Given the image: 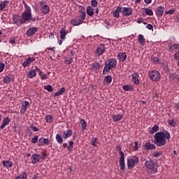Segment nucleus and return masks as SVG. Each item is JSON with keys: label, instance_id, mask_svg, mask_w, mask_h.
Masks as SVG:
<instances>
[{"label": "nucleus", "instance_id": "obj_1", "mask_svg": "<svg viewBox=\"0 0 179 179\" xmlns=\"http://www.w3.org/2000/svg\"><path fill=\"white\" fill-rule=\"evenodd\" d=\"M170 139H171V134L170 131L167 130H164L163 131L157 132L154 135V143L156 146L162 148V146H164L166 143L170 142Z\"/></svg>", "mask_w": 179, "mask_h": 179}, {"label": "nucleus", "instance_id": "obj_2", "mask_svg": "<svg viewBox=\"0 0 179 179\" xmlns=\"http://www.w3.org/2000/svg\"><path fill=\"white\" fill-rule=\"evenodd\" d=\"M22 3L25 6V10L22 13V17H21L22 22L23 23H27V22H29L31 20V17H32L31 8H30V6L26 4V2L22 1Z\"/></svg>", "mask_w": 179, "mask_h": 179}, {"label": "nucleus", "instance_id": "obj_3", "mask_svg": "<svg viewBox=\"0 0 179 179\" xmlns=\"http://www.w3.org/2000/svg\"><path fill=\"white\" fill-rule=\"evenodd\" d=\"M145 167L150 170V174H156L159 171L157 168L159 167V164L157 161L148 160L145 162Z\"/></svg>", "mask_w": 179, "mask_h": 179}, {"label": "nucleus", "instance_id": "obj_4", "mask_svg": "<svg viewBox=\"0 0 179 179\" xmlns=\"http://www.w3.org/2000/svg\"><path fill=\"white\" fill-rule=\"evenodd\" d=\"M117 66V59H109L105 63V66L103 70V75H106L107 72H110L111 69Z\"/></svg>", "mask_w": 179, "mask_h": 179}, {"label": "nucleus", "instance_id": "obj_5", "mask_svg": "<svg viewBox=\"0 0 179 179\" xmlns=\"http://www.w3.org/2000/svg\"><path fill=\"white\" fill-rule=\"evenodd\" d=\"M117 150H120L119 154L120 155V159H119V164L120 166V170L122 171H125V157L124 155V152H122L121 150V146H120V145L117 146Z\"/></svg>", "mask_w": 179, "mask_h": 179}, {"label": "nucleus", "instance_id": "obj_6", "mask_svg": "<svg viewBox=\"0 0 179 179\" xmlns=\"http://www.w3.org/2000/svg\"><path fill=\"white\" fill-rule=\"evenodd\" d=\"M139 163V158L138 157H131L127 159V168L129 170L134 169L136 164Z\"/></svg>", "mask_w": 179, "mask_h": 179}, {"label": "nucleus", "instance_id": "obj_7", "mask_svg": "<svg viewBox=\"0 0 179 179\" xmlns=\"http://www.w3.org/2000/svg\"><path fill=\"white\" fill-rule=\"evenodd\" d=\"M148 75L150 79L153 82H159V80H160V72L157 70L150 71Z\"/></svg>", "mask_w": 179, "mask_h": 179}, {"label": "nucleus", "instance_id": "obj_8", "mask_svg": "<svg viewBox=\"0 0 179 179\" xmlns=\"http://www.w3.org/2000/svg\"><path fill=\"white\" fill-rule=\"evenodd\" d=\"M36 61V57H28L27 59H25L24 62L22 63V65L23 68H27V66H29V65H31L32 62H34Z\"/></svg>", "mask_w": 179, "mask_h": 179}, {"label": "nucleus", "instance_id": "obj_9", "mask_svg": "<svg viewBox=\"0 0 179 179\" xmlns=\"http://www.w3.org/2000/svg\"><path fill=\"white\" fill-rule=\"evenodd\" d=\"M104 52H106V46H104L103 44L99 45V46L96 50V55L100 57V55H103Z\"/></svg>", "mask_w": 179, "mask_h": 179}, {"label": "nucleus", "instance_id": "obj_10", "mask_svg": "<svg viewBox=\"0 0 179 179\" xmlns=\"http://www.w3.org/2000/svg\"><path fill=\"white\" fill-rule=\"evenodd\" d=\"M13 22L14 24H17V26H20V24H23V22H22V18H20V16H19V15L17 14L13 15Z\"/></svg>", "mask_w": 179, "mask_h": 179}, {"label": "nucleus", "instance_id": "obj_11", "mask_svg": "<svg viewBox=\"0 0 179 179\" xmlns=\"http://www.w3.org/2000/svg\"><path fill=\"white\" fill-rule=\"evenodd\" d=\"M165 10L166 8L164 6H160L157 7V10H155V15H157V17H162Z\"/></svg>", "mask_w": 179, "mask_h": 179}, {"label": "nucleus", "instance_id": "obj_12", "mask_svg": "<svg viewBox=\"0 0 179 179\" xmlns=\"http://www.w3.org/2000/svg\"><path fill=\"white\" fill-rule=\"evenodd\" d=\"M37 31H38V27H30L29 29H28V30L27 31V36H28L29 37L36 34V33H37Z\"/></svg>", "mask_w": 179, "mask_h": 179}, {"label": "nucleus", "instance_id": "obj_13", "mask_svg": "<svg viewBox=\"0 0 179 179\" xmlns=\"http://www.w3.org/2000/svg\"><path fill=\"white\" fill-rule=\"evenodd\" d=\"M27 108H29V101H24L22 103V107L20 109L21 114H24L27 110Z\"/></svg>", "mask_w": 179, "mask_h": 179}, {"label": "nucleus", "instance_id": "obj_14", "mask_svg": "<svg viewBox=\"0 0 179 179\" xmlns=\"http://www.w3.org/2000/svg\"><path fill=\"white\" fill-rule=\"evenodd\" d=\"M37 76V69H31L30 71L27 73V78L29 79H33V78H36Z\"/></svg>", "mask_w": 179, "mask_h": 179}, {"label": "nucleus", "instance_id": "obj_15", "mask_svg": "<svg viewBox=\"0 0 179 179\" xmlns=\"http://www.w3.org/2000/svg\"><path fill=\"white\" fill-rule=\"evenodd\" d=\"M40 5L41 6V10H42V13H43V15H47V13H48V12H50V7L46 5L43 3V1L40 2Z\"/></svg>", "mask_w": 179, "mask_h": 179}, {"label": "nucleus", "instance_id": "obj_16", "mask_svg": "<svg viewBox=\"0 0 179 179\" xmlns=\"http://www.w3.org/2000/svg\"><path fill=\"white\" fill-rule=\"evenodd\" d=\"M13 79H15V77L13 76V75L8 74L3 78V83H10V82H13Z\"/></svg>", "mask_w": 179, "mask_h": 179}, {"label": "nucleus", "instance_id": "obj_17", "mask_svg": "<svg viewBox=\"0 0 179 179\" xmlns=\"http://www.w3.org/2000/svg\"><path fill=\"white\" fill-rule=\"evenodd\" d=\"M70 23L73 26H79L80 24H82V23H83V20L79 18H75V19L71 20Z\"/></svg>", "mask_w": 179, "mask_h": 179}, {"label": "nucleus", "instance_id": "obj_18", "mask_svg": "<svg viewBox=\"0 0 179 179\" xmlns=\"http://www.w3.org/2000/svg\"><path fill=\"white\" fill-rule=\"evenodd\" d=\"M31 163L32 164H37L38 162H40V155L38 154H34L31 155Z\"/></svg>", "mask_w": 179, "mask_h": 179}, {"label": "nucleus", "instance_id": "obj_19", "mask_svg": "<svg viewBox=\"0 0 179 179\" xmlns=\"http://www.w3.org/2000/svg\"><path fill=\"white\" fill-rule=\"evenodd\" d=\"M117 59L120 62H125V61L127 60V53L120 52L117 55Z\"/></svg>", "mask_w": 179, "mask_h": 179}, {"label": "nucleus", "instance_id": "obj_20", "mask_svg": "<svg viewBox=\"0 0 179 179\" xmlns=\"http://www.w3.org/2000/svg\"><path fill=\"white\" fill-rule=\"evenodd\" d=\"M9 122H10V118L6 117L3 118L1 125L0 126V128L1 129H3L6 125L9 124Z\"/></svg>", "mask_w": 179, "mask_h": 179}, {"label": "nucleus", "instance_id": "obj_21", "mask_svg": "<svg viewBox=\"0 0 179 179\" xmlns=\"http://www.w3.org/2000/svg\"><path fill=\"white\" fill-rule=\"evenodd\" d=\"M145 148L146 150H155V149H156V145L150 142H147L145 144Z\"/></svg>", "mask_w": 179, "mask_h": 179}, {"label": "nucleus", "instance_id": "obj_22", "mask_svg": "<svg viewBox=\"0 0 179 179\" xmlns=\"http://www.w3.org/2000/svg\"><path fill=\"white\" fill-rule=\"evenodd\" d=\"M133 82L135 85H139V74L136 72L132 74Z\"/></svg>", "mask_w": 179, "mask_h": 179}, {"label": "nucleus", "instance_id": "obj_23", "mask_svg": "<svg viewBox=\"0 0 179 179\" xmlns=\"http://www.w3.org/2000/svg\"><path fill=\"white\" fill-rule=\"evenodd\" d=\"M2 164L3 167H6V169H12L13 167V162L8 160L2 161Z\"/></svg>", "mask_w": 179, "mask_h": 179}, {"label": "nucleus", "instance_id": "obj_24", "mask_svg": "<svg viewBox=\"0 0 179 179\" xmlns=\"http://www.w3.org/2000/svg\"><path fill=\"white\" fill-rule=\"evenodd\" d=\"M64 139H68V138H71L72 136V130L68 129L63 132L62 135Z\"/></svg>", "mask_w": 179, "mask_h": 179}, {"label": "nucleus", "instance_id": "obj_25", "mask_svg": "<svg viewBox=\"0 0 179 179\" xmlns=\"http://www.w3.org/2000/svg\"><path fill=\"white\" fill-rule=\"evenodd\" d=\"M123 15L124 16H131L132 15V9L131 8H122Z\"/></svg>", "mask_w": 179, "mask_h": 179}, {"label": "nucleus", "instance_id": "obj_26", "mask_svg": "<svg viewBox=\"0 0 179 179\" xmlns=\"http://www.w3.org/2000/svg\"><path fill=\"white\" fill-rule=\"evenodd\" d=\"M66 34H68V31L65 30V28H61L60 29V38L62 40H66Z\"/></svg>", "mask_w": 179, "mask_h": 179}, {"label": "nucleus", "instance_id": "obj_27", "mask_svg": "<svg viewBox=\"0 0 179 179\" xmlns=\"http://www.w3.org/2000/svg\"><path fill=\"white\" fill-rule=\"evenodd\" d=\"M36 71L38 72V75L41 76L42 80H45V79H48V77L47 76V74L43 73V71L40 70L38 67H36Z\"/></svg>", "mask_w": 179, "mask_h": 179}, {"label": "nucleus", "instance_id": "obj_28", "mask_svg": "<svg viewBox=\"0 0 179 179\" xmlns=\"http://www.w3.org/2000/svg\"><path fill=\"white\" fill-rule=\"evenodd\" d=\"M138 42L139 44H141V45H145L146 44V39H145V37L142 34H139L138 37Z\"/></svg>", "mask_w": 179, "mask_h": 179}, {"label": "nucleus", "instance_id": "obj_29", "mask_svg": "<svg viewBox=\"0 0 179 179\" xmlns=\"http://www.w3.org/2000/svg\"><path fill=\"white\" fill-rule=\"evenodd\" d=\"M112 117L114 122H117V121H121V118H122L124 115L121 113H119L117 115H113Z\"/></svg>", "mask_w": 179, "mask_h": 179}, {"label": "nucleus", "instance_id": "obj_30", "mask_svg": "<svg viewBox=\"0 0 179 179\" xmlns=\"http://www.w3.org/2000/svg\"><path fill=\"white\" fill-rule=\"evenodd\" d=\"M79 12L82 20L84 21L85 19H86V11L85 10V8L82 7Z\"/></svg>", "mask_w": 179, "mask_h": 179}, {"label": "nucleus", "instance_id": "obj_31", "mask_svg": "<svg viewBox=\"0 0 179 179\" xmlns=\"http://www.w3.org/2000/svg\"><path fill=\"white\" fill-rule=\"evenodd\" d=\"M122 89L124 92H132L134 90V87L131 85H124L122 86Z\"/></svg>", "mask_w": 179, "mask_h": 179}, {"label": "nucleus", "instance_id": "obj_32", "mask_svg": "<svg viewBox=\"0 0 179 179\" xmlns=\"http://www.w3.org/2000/svg\"><path fill=\"white\" fill-rule=\"evenodd\" d=\"M92 71H98V69H100V63L99 62H94L92 64V66L91 67Z\"/></svg>", "mask_w": 179, "mask_h": 179}, {"label": "nucleus", "instance_id": "obj_33", "mask_svg": "<svg viewBox=\"0 0 179 179\" xmlns=\"http://www.w3.org/2000/svg\"><path fill=\"white\" fill-rule=\"evenodd\" d=\"M65 87H62L58 92L54 94L53 96L58 97V96L62 95L63 93H65Z\"/></svg>", "mask_w": 179, "mask_h": 179}, {"label": "nucleus", "instance_id": "obj_34", "mask_svg": "<svg viewBox=\"0 0 179 179\" xmlns=\"http://www.w3.org/2000/svg\"><path fill=\"white\" fill-rule=\"evenodd\" d=\"M120 12H121V7H117L116 10L113 11V17H120Z\"/></svg>", "mask_w": 179, "mask_h": 179}, {"label": "nucleus", "instance_id": "obj_35", "mask_svg": "<svg viewBox=\"0 0 179 179\" xmlns=\"http://www.w3.org/2000/svg\"><path fill=\"white\" fill-rule=\"evenodd\" d=\"M45 120L48 124H51L54 121V119L52 118V116L51 115H47L45 117Z\"/></svg>", "mask_w": 179, "mask_h": 179}, {"label": "nucleus", "instance_id": "obj_36", "mask_svg": "<svg viewBox=\"0 0 179 179\" xmlns=\"http://www.w3.org/2000/svg\"><path fill=\"white\" fill-rule=\"evenodd\" d=\"M157 131H159V126L155 124L154 125V127H152V129L150 131V134H151V135H153V134H156Z\"/></svg>", "mask_w": 179, "mask_h": 179}, {"label": "nucleus", "instance_id": "obj_37", "mask_svg": "<svg viewBox=\"0 0 179 179\" xmlns=\"http://www.w3.org/2000/svg\"><path fill=\"white\" fill-rule=\"evenodd\" d=\"M56 141L58 143H62L64 142V139L62 138V136L61 134H56Z\"/></svg>", "mask_w": 179, "mask_h": 179}, {"label": "nucleus", "instance_id": "obj_38", "mask_svg": "<svg viewBox=\"0 0 179 179\" xmlns=\"http://www.w3.org/2000/svg\"><path fill=\"white\" fill-rule=\"evenodd\" d=\"M94 14L93 8L91 6L87 7V15H88V16H93Z\"/></svg>", "mask_w": 179, "mask_h": 179}, {"label": "nucleus", "instance_id": "obj_39", "mask_svg": "<svg viewBox=\"0 0 179 179\" xmlns=\"http://www.w3.org/2000/svg\"><path fill=\"white\" fill-rule=\"evenodd\" d=\"M163 155L162 151H155L152 153V157H160Z\"/></svg>", "mask_w": 179, "mask_h": 179}, {"label": "nucleus", "instance_id": "obj_40", "mask_svg": "<svg viewBox=\"0 0 179 179\" xmlns=\"http://www.w3.org/2000/svg\"><path fill=\"white\" fill-rule=\"evenodd\" d=\"M80 125L82 127L83 131H85V129H86V127H87V124H86V121L84 119L80 120Z\"/></svg>", "mask_w": 179, "mask_h": 179}, {"label": "nucleus", "instance_id": "obj_41", "mask_svg": "<svg viewBox=\"0 0 179 179\" xmlns=\"http://www.w3.org/2000/svg\"><path fill=\"white\" fill-rule=\"evenodd\" d=\"M98 138H93L91 140V144L92 146L97 147V145H99V142L97 141Z\"/></svg>", "mask_w": 179, "mask_h": 179}, {"label": "nucleus", "instance_id": "obj_42", "mask_svg": "<svg viewBox=\"0 0 179 179\" xmlns=\"http://www.w3.org/2000/svg\"><path fill=\"white\" fill-rule=\"evenodd\" d=\"M7 5H8V1H2L0 3V10H2L3 9H5V8H6Z\"/></svg>", "mask_w": 179, "mask_h": 179}, {"label": "nucleus", "instance_id": "obj_43", "mask_svg": "<svg viewBox=\"0 0 179 179\" xmlns=\"http://www.w3.org/2000/svg\"><path fill=\"white\" fill-rule=\"evenodd\" d=\"M168 124L169 125H170V127H175L176 125H177V123L176 122V120H174V119L169 120Z\"/></svg>", "mask_w": 179, "mask_h": 179}, {"label": "nucleus", "instance_id": "obj_44", "mask_svg": "<svg viewBox=\"0 0 179 179\" xmlns=\"http://www.w3.org/2000/svg\"><path fill=\"white\" fill-rule=\"evenodd\" d=\"M73 62V59L72 57H66L65 58V64H67L68 65H71Z\"/></svg>", "mask_w": 179, "mask_h": 179}, {"label": "nucleus", "instance_id": "obj_45", "mask_svg": "<svg viewBox=\"0 0 179 179\" xmlns=\"http://www.w3.org/2000/svg\"><path fill=\"white\" fill-rule=\"evenodd\" d=\"M174 50H179V44H175L169 48L170 51H174Z\"/></svg>", "mask_w": 179, "mask_h": 179}, {"label": "nucleus", "instance_id": "obj_46", "mask_svg": "<svg viewBox=\"0 0 179 179\" xmlns=\"http://www.w3.org/2000/svg\"><path fill=\"white\" fill-rule=\"evenodd\" d=\"M38 146H44V138L41 137L38 140Z\"/></svg>", "mask_w": 179, "mask_h": 179}, {"label": "nucleus", "instance_id": "obj_47", "mask_svg": "<svg viewBox=\"0 0 179 179\" xmlns=\"http://www.w3.org/2000/svg\"><path fill=\"white\" fill-rule=\"evenodd\" d=\"M104 81L106 82L107 83H110V82H113V77L110 76H107L105 77Z\"/></svg>", "mask_w": 179, "mask_h": 179}, {"label": "nucleus", "instance_id": "obj_48", "mask_svg": "<svg viewBox=\"0 0 179 179\" xmlns=\"http://www.w3.org/2000/svg\"><path fill=\"white\" fill-rule=\"evenodd\" d=\"M176 13V8L170 9L169 10H167L165 12V15H174Z\"/></svg>", "mask_w": 179, "mask_h": 179}, {"label": "nucleus", "instance_id": "obj_49", "mask_svg": "<svg viewBox=\"0 0 179 179\" xmlns=\"http://www.w3.org/2000/svg\"><path fill=\"white\" fill-rule=\"evenodd\" d=\"M145 13L148 15V16H153V10L152 9L146 8Z\"/></svg>", "mask_w": 179, "mask_h": 179}, {"label": "nucleus", "instance_id": "obj_50", "mask_svg": "<svg viewBox=\"0 0 179 179\" xmlns=\"http://www.w3.org/2000/svg\"><path fill=\"white\" fill-rule=\"evenodd\" d=\"M45 90H47L48 92H52V86L51 85H48L44 87Z\"/></svg>", "mask_w": 179, "mask_h": 179}, {"label": "nucleus", "instance_id": "obj_51", "mask_svg": "<svg viewBox=\"0 0 179 179\" xmlns=\"http://www.w3.org/2000/svg\"><path fill=\"white\" fill-rule=\"evenodd\" d=\"M38 141V136H34L31 140V142L32 143H37V141Z\"/></svg>", "mask_w": 179, "mask_h": 179}, {"label": "nucleus", "instance_id": "obj_52", "mask_svg": "<svg viewBox=\"0 0 179 179\" xmlns=\"http://www.w3.org/2000/svg\"><path fill=\"white\" fill-rule=\"evenodd\" d=\"M169 79L171 80H174L177 78V76H176V73H171L169 76Z\"/></svg>", "mask_w": 179, "mask_h": 179}, {"label": "nucleus", "instance_id": "obj_53", "mask_svg": "<svg viewBox=\"0 0 179 179\" xmlns=\"http://www.w3.org/2000/svg\"><path fill=\"white\" fill-rule=\"evenodd\" d=\"M3 69H5V64L0 63V73L1 72H3Z\"/></svg>", "mask_w": 179, "mask_h": 179}, {"label": "nucleus", "instance_id": "obj_54", "mask_svg": "<svg viewBox=\"0 0 179 179\" xmlns=\"http://www.w3.org/2000/svg\"><path fill=\"white\" fill-rule=\"evenodd\" d=\"M44 145H50V139L43 138V146Z\"/></svg>", "mask_w": 179, "mask_h": 179}, {"label": "nucleus", "instance_id": "obj_55", "mask_svg": "<svg viewBox=\"0 0 179 179\" xmlns=\"http://www.w3.org/2000/svg\"><path fill=\"white\" fill-rule=\"evenodd\" d=\"M15 43H16V38H15V37H12L9 41L10 44H15Z\"/></svg>", "mask_w": 179, "mask_h": 179}, {"label": "nucleus", "instance_id": "obj_56", "mask_svg": "<svg viewBox=\"0 0 179 179\" xmlns=\"http://www.w3.org/2000/svg\"><path fill=\"white\" fill-rule=\"evenodd\" d=\"M174 59H176V61H179V51L175 53Z\"/></svg>", "mask_w": 179, "mask_h": 179}, {"label": "nucleus", "instance_id": "obj_57", "mask_svg": "<svg viewBox=\"0 0 179 179\" xmlns=\"http://www.w3.org/2000/svg\"><path fill=\"white\" fill-rule=\"evenodd\" d=\"M134 145H135V146H134V150L136 151V150H138V149H139L138 141H135V142H134Z\"/></svg>", "mask_w": 179, "mask_h": 179}, {"label": "nucleus", "instance_id": "obj_58", "mask_svg": "<svg viewBox=\"0 0 179 179\" xmlns=\"http://www.w3.org/2000/svg\"><path fill=\"white\" fill-rule=\"evenodd\" d=\"M31 129L34 131V132H37V131H38V129L36 126H31Z\"/></svg>", "mask_w": 179, "mask_h": 179}, {"label": "nucleus", "instance_id": "obj_59", "mask_svg": "<svg viewBox=\"0 0 179 179\" xmlns=\"http://www.w3.org/2000/svg\"><path fill=\"white\" fill-rule=\"evenodd\" d=\"M146 28L148 29V30H153V25H152L151 24H148L146 26Z\"/></svg>", "mask_w": 179, "mask_h": 179}, {"label": "nucleus", "instance_id": "obj_60", "mask_svg": "<svg viewBox=\"0 0 179 179\" xmlns=\"http://www.w3.org/2000/svg\"><path fill=\"white\" fill-rule=\"evenodd\" d=\"M91 5L94 7L97 6V1H91Z\"/></svg>", "mask_w": 179, "mask_h": 179}, {"label": "nucleus", "instance_id": "obj_61", "mask_svg": "<svg viewBox=\"0 0 179 179\" xmlns=\"http://www.w3.org/2000/svg\"><path fill=\"white\" fill-rule=\"evenodd\" d=\"M137 23H143V18H138Z\"/></svg>", "mask_w": 179, "mask_h": 179}, {"label": "nucleus", "instance_id": "obj_62", "mask_svg": "<svg viewBox=\"0 0 179 179\" xmlns=\"http://www.w3.org/2000/svg\"><path fill=\"white\" fill-rule=\"evenodd\" d=\"M73 148V147H71V146H69V145L67 146V150L69 152H72Z\"/></svg>", "mask_w": 179, "mask_h": 179}, {"label": "nucleus", "instance_id": "obj_63", "mask_svg": "<svg viewBox=\"0 0 179 179\" xmlns=\"http://www.w3.org/2000/svg\"><path fill=\"white\" fill-rule=\"evenodd\" d=\"M55 38L54 34L52 33H50L49 34V38Z\"/></svg>", "mask_w": 179, "mask_h": 179}, {"label": "nucleus", "instance_id": "obj_64", "mask_svg": "<svg viewBox=\"0 0 179 179\" xmlns=\"http://www.w3.org/2000/svg\"><path fill=\"white\" fill-rule=\"evenodd\" d=\"M175 108H177V110H179V102L177 103L175 105Z\"/></svg>", "mask_w": 179, "mask_h": 179}]
</instances>
